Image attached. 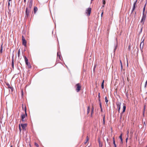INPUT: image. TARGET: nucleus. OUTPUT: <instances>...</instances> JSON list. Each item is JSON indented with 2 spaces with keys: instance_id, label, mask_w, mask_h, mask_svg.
Masks as SVG:
<instances>
[{
  "instance_id": "f257e3e1",
  "label": "nucleus",
  "mask_w": 147,
  "mask_h": 147,
  "mask_svg": "<svg viewBox=\"0 0 147 147\" xmlns=\"http://www.w3.org/2000/svg\"><path fill=\"white\" fill-rule=\"evenodd\" d=\"M91 8L90 7H89L86 9V13L87 14V15L88 16H89L90 15L91 12Z\"/></svg>"
},
{
  "instance_id": "f03ea898",
  "label": "nucleus",
  "mask_w": 147,
  "mask_h": 147,
  "mask_svg": "<svg viewBox=\"0 0 147 147\" xmlns=\"http://www.w3.org/2000/svg\"><path fill=\"white\" fill-rule=\"evenodd\" d=\"M24 59L26 64L28 66L29 68H31V66L29 63L28 62V59L26 56L24 57Z\"/></svg>"
},
{
  "instance_id": "7ed1b4c3",
  "label": "nucleus",
  "mask_w": 147,
  "mask_h": 147,
  "mask_svg": "<svg viewBox=\"0 0 147 147\" xmlns=\"http://www.w3.org/2000/svg\"><path fill=\"white\" fill-rule=\"evenodd\" d=\"M22 41L23 45H24L25 47H26L27 43L26 41L23 36H22Z\"/></svg>"
},
{
  "instance_id": "20e7f679",
  "label": "nucleus",
  "mask_w": 147,
  "mask_h": 147,
  "mask_svg": "<svg viewBox=\"0 0 147 147\" xmlns=\"http://www.w3.org/2000/svg\"><path fill=\"white\" fill-rule=\"evenodd\" d=\"M76 86L77 87L76 91L77 92H78L80 90L81 88V86L79 83H78L76 85Z\"/></svg>"
},
{
  "instance_id": "39448f33",
  "label": "nucleus",
  "mask_w": 147,
  "mask_h": 147,
  "mask_svg": "<svg viewBox=\"0 0 147 147\" xmlns=\"http://www.w3.org/2000/svg\"><path fill=\"white\" fill-rule=\"evenodd\" d=\"M121 105V102H116V105L117 106V110H120V106Z\"/></svg>"
},
{
  "instance_id": "423d86ee",
  "label": "nucleus",
  "mask_w": 147,
  "mask_h": 147,
  "mask_svg": "<svg viewBox=\"0 0 147 147\" xmlns=\"http://www.w3.org/2000/svg\"><path fill=\"white\" fill-rule=\"evenodd\" d=\"M144 40L141 42L140 45V49L142 52H143V49L144 45V42H143Z\"/></svg>"
},
{
  "instance_id": "0eeeda50",
  "label": "nucleus",
  "mask_w": 147,
  "mask_h": 147,
  "mask_svg": "<svg viewBox=\"0 0 147 147\" xmlns=\"http://www.w3.org/2000/svg\"><path fill=\"white\" fill-rule=\"evenodd\" d=\"M146 18V15H145L143 13L142 14V18L141 22H143V24L144 23V22Z\"/></svg>"
},
{
  "instance_id": "6e6552de",
  "label": "nucleus",
  "mask_w": 147,
  "mask_h": 147,
  "mask_svg": "<svg viewBox=\"0 0 147 147\" xmlns=\"http://www.w3.org/2000/svg\"><path fill=\"white\" fill-rule=\"evenodd\" d=\"M29 10H28L27 7L26 8L25 11V17H28L29 15Z\"/></svg>"
},
{
  "instance_id": "1a4fd4ad",
  "label": "nucleus",
  "mask_w": 147,
  "mask_h": 147,
  "mask_svg": "<svg viewBox=\"0 0 147 147\" xmlns=\"http://www.w3.org/2000/svg\"><path fill=\"white\" fill-rule=\"evenodd\" d=\"M14 55H13L12 56V59L11 60V66L13 68L14 67V60H13Z\"/></svg>"
},
{
  "instance_id": "9d476101",
  "label": "nucleus",
  "mask_w": 147,
  "mask_h": 147,
  "mask_svg": "<svg viewBox=\"0 0 147 147\" xmlns=\"http://www.w3.org/2000/svg\"><path fill=\"white\" fill-rule=\"evenodd\" d=\"M6 85L7 86L8 88L11 90V92H12L13 91V88L11 87L8 83L6 84Z\"/></svg>"
},
{
  "instance_id": "9b49d317",
  "label": "nucleus",
  "mask_w": 147,
  "mask_h": 147,
  "mask_svg": "<svg viewBox=\"0 0 147 147\" xmlns=\"http://www.w3.org/2000/svg\"><path fill=\"white\" fill-rule=\"evenodd\" d=\"M29 7L31 8L32 6L33 0H29Z\"/></svg>"
},
{
  "instance_id": "f8f14e48",
  "label": "nucleus",
  "mask_w": 147,
  "mask_h": 147,
  "mask_svg": "<svg viewBox=\"0 0 147 147\" xmlns=\"http://www.w3.org/2000/svg\"><path fill=\"white\" fill-rule=\"evenodd\" d=\"M25 111V114H22L21 115V118H23H23L25 119L26 117L27 116V115L26 113V111Z\"/></svg>"
},
{
  "instance_id": "ddd939ff",
  "label": "nucleus",
  "mask_w": 147,
  "mask_h": 147,
  "mask_svg": "<svg viewBox=\"0 0 147 147\" xmlns=\"http://www.w3.org/2000/svg\"><path fill=\"white\" fill-rule=\"evenodd\" d=\"M27 125L26 123L21 124V127L23 129H24L26 127Z\"/></svg>"
},
{
  "instance_id": "4468645a",
  "label": "nucleus",
  "mask_w": 147,
  "mask_h": 147,
  "mask_svg": "<svg viewBox=\"0 0 147 147\" xmlns=\"http://www.w3.org/2000/svg\"><path fill=\"white\" fill-rule=\"evenodd\" d=\"M22 107L23 110H26V106L25 105L22 104Z\"/></svg>"
},
{
  "instance_id": "2eb2a0df",
  "label": "nucleus",
  "mask_w": 147,
  "mask_h": 147,
  "mask_svg": "<svg viewBox=\"0 0 147 147\" xmlns=\"http://www.w3.org/2000/svg\"><path fill=\"white\" fill-rule=\"evenodd\" d=\"M34 14H35L36 13V12L38 10V8H37V7L35 6L34 7Z\"/></svg>"
},
{
  "instance_id": "dca6fc26",
  "label": "nucleus",
  "mask_w": 147,
  "mask_h": 147,
  "mask_svg": "<svg viewBox=\"0 0 147 147\" xmlns=\"http://www.w3.org/2000/svg\"><path fill=\"white\" fill-rule=\"evenodd\" d=\"M104 80H103L101 84V88L102 89H103L104 88Z\"/></svg>"
},
{
  "instance_id": "f3484780",
  "label": "nucleus",
  "mask_w": 147,
  "mask_h": 147,
  "mask_svg": "<svg viewBox=\"0 0 147 147\" xmlns=\"http://www.w3.org/2000/svg\"><path fill=\"white\" fill-rule=\"evenodd\" d=\"M99 105H100V108H101V110H102V105H101V102L100 101V99H99Z\"/></svg>"
},
{
  "instance_id": "a211bd4d",
  "label": "nucleus",
  "mask_w": 147,
  "mask_h": 147,
  "mask_svg": "<svg viewBox=\"0 0 147 147\" xmlns=\"http://www.w3.org/2000/svg\"><path fill=\"white\" fill-rule=\"evenodd\" d=\"M119 138L121 140V143H123V139H122V134H121V135H120V136L119 137Z\"/></svg>"
},
{
  "instance_id": "6ab92c4d",
  "label": "nucleus",
  "mask_w": 147,
  "mask_h": 147,
  "mask_svg": "<svg viewBox=\"0 0 147 147\" xmlns=\"http://www.w3.org/2000/svg\"><path fill=\"white\" fill-rule=\"evenodd\" d=\"M123 106L122 110H125L126 107V106L124 104H123Z\"/></svg>"
},
{
  "instance_id": "aec40b11",
  "label": "nucleus",
  "mask_w": 147,
  "mask_h": 147,
  "mask_svg": "<svg viewBox=\"0 0 147 147\" xmlns=\"http://www.w3.org/2000/svg\"><path fill=\"white\" fill-rule=\"evenodd\" d=\"M137 1H138V0H136L135 1V2H134V5H133V6H134V7H136L135 6H136V3H137Z\"/></svg>"
},
{
  "instance_id": "412c9836",
  "label": "nucleus",
  "mask_w": 147,
  "mask_h": 147,
  "mask_svg": "<svg viewBox=\"0 0 147 147\" xmlns=\"http://www.w3.org/2000/svg\"><path fill=\"white\" fill-rule=\"evenodd\" d=\"M89 140V138H88V136H87L86 137V139L85 142V144H86V143L88 142Z\"/></svg>"
},
{
  "instance_id": "4be33fe9",
  "label": "nucleus",
  "mask_w": 147,
  "mask_h": 147,
  "mask_svg": "<svg viewBox=\"0 0 147 147\" xmlns=\"http://www.w3.org/2000/svg\"><path fill=\"white\" fill-rule=\"evenodd\" d=\"M98 142L99 144V146L100 147H102V144H101L100 140L98 141Z\"/></svg>"
},
{
  "instance_id": "5701e85b",
  "label": "nucleus",
  "mask_w": 147,
  "mask_h": 147,
  "mask_svg": "<svg viewBox=\"0 0 147 147\" xmlns=\"http://www.w3.org/2000/svg\"><path fill=\"white\" fill-rule=\"evenodd\" d=\"M18 57H19L20 55V49H19L18 51Z\"/></svg>"
},
{
  "instance_id": "b1692460",
  "label": "nucleus",
  "mask_w": 147,
  "mask_h": 147,
  "mask_svg": "<svg viewBox=\"0 0 147 147\" xmlns=\"http://www.w3.org/2000/svg\"><path fill=\"white\" fill-rule=\"evenodd\" d=\"M105 102H106L107 103V102H108V100L107 99V97H105Z\"/></svg>"
},
{
  "instance_id": "393cba45",
  "label": "nucleus",
  "mask_w": 147,
  "mask_h": 147,
  "mask_svg": "<svg viewBox=\"0 0 147 147\" xmlns=\"http://www.w3.org/2000/svg\"><path fill=\"white\" fill-rule=\"evenodd\" d=\"M135 7H134V6H133V8H132V10L131 12V13H133V12L134 11V9L135 8Z\"/></svg>"
},
{
  "instance_id": "a878e982",
  "label": "nucleus",
  "mask_w": 147,
  "mask_h": 147,
  "mask_svg": "<svg viewBox=\"0 0 147 147\" xmlns=\"http://www.w3.org/2000/svg\"><path fill=\"white\" fill-rule=\"evenodd\" d=\"M90 111H87V114H88V113H89ZM91 111V114L92 115V113H93V111Z\"/></svg>"
},
{
  "instance_id": "bb28decb",
  "label": "nucleus",
  "mask_w": 147,
  "mask_h": 147,
  "mask_svg": "<svg viewBox=\"0 0 147 147\" xmlns=\"http://www.w3.org/2000/svg\"><path fill=\"white\" fill-rule=\"evenodd\" d=\"M106 3V2H105V1H102V3L104 5L103 6H102V7H104V5H105V4Z\"/></svg>"
},
{
  "instance_id": "cd10ccee",
  "label": "nucleus",
  "mask_w": 147,
  "mask_h": 147,
  "mask_svg": "<svg viewBox=\"0 0 147 147\" xmlns=\"http://www.w3.org/2000/svg\"><path fill=\"white\" fill-rule=\"evenodd\" d=\"M147 84V80L146 81V82L145 83V85H144V87H145V88H146V86Z\"/></svg>"
},
{
  "instance_id": "c85d7f7f",
  "label": "nucleus",
  "mask_w": 147,
  "mask_h": 147,
  "mask_svg": "<svg viewBox=\"0 0 147 147\" xmlns=\"http://www.w3.org/2000/svg\"><path fill=\"white\" fill-rule=\"evenodd\" d=\"M113 144L114 145L115 147H117L116 145L115 144V142H113Z\"/></svg>"
},
{
  "instance_id": "c756f323",
  "label": "nucleus",
  "mask_w": 147,
  "mask_h": 147,
  "mask_svg": "<svg viewBox=\"0 0 147 147\" xmlns=\"http://www.w3.org/2000/svg\"><path fill=\"white\" fill-rule=\"evenodd\" d=\"M145 10V8L144 7L143 9V13L144 14V12Z\"/></svg>"
},
{
  "instance_id": "7c9ffc66",
  "label": "nucleus",
  "mask_w": 147,
  "mask_h": 147,
  "mask_svg": "<svg viewBox=\"0 0 147 147\" xmlns=\"http://www.w3.org/2000/svg\"><path fill=\"white\" fill-rule=\"evenodd\" d=\"M26 120V119H24V118H23H23H22V121L24 122V121H25Z\"/></svg>"
},
{
  "instance_id": "2f4dec72",
  "label": "nucleus",
  "mask_w": 147,
  "mask_h": 147,
  "mask_svg": "<svg viewBox=\"0 0 147 147\" xmlns=\"http://www.w3.org/2000/svg\"><path fill=\"white\" fill-rule=\"evenodd\" d=\"M35 145L37 147H38V145L37 144L35 143Z\"/></svg>"
},
{
  "instance_id": "473e14b6",
  "label": "nucleus",
  "mask_w": 147,
  "mask_h": 147,
  "mask_svg": "<svg viewBox=\"0 0 147 147\" xmlns=\"http://www.w3.org/2000/svg\"><path fill=\"white\" fill-rule=\"evenodd\" d=\"M19 129H20V131H21V127H20V125H19Z\"/></svg>"
},
{
  "instance_id": "72a5a7b5",
  "label": "nucleus",
  "mask_w": 147,
  "mask_h": 147,
  "mask_svg": "<svg viewBox=\"0 0 147 147\" xmlns=\"http://www.w3.org/2000/svg\"><path fill=\"white\" fill-rule=\"evenodd\" d=\"M0 52L1 53H2V48H1V49L0 50Z\"/></svg>"
},
{
  "instance_id": "f704fd0d",
  "label": "nucleus",
  "mask_w": 147,
  "mask_h": 147,
  "mask_svg": "<svg viewBox=\"0 0 147 147\" xmlns=\"http://www.w3.org/2000/svg\"><path fill=\"white\" fill-rule=\"evenodd\" d=\"M113 142H115V138H114V137H113Z\"/></svg>"
},
{
  "instance_id": "c9c22d12",
  "label": "nucleus",
  "mask_w": 147,
  "mask_h": 147,
  "mask_svg": "<svg viewBox=\"0 0 147 147\" xmlns=\"http://www.w3.org/2000/svg\"><path fill=\"white\" fill-rule=\"evenodd\" d=\"M9 5H10V2H9H9H8V6H9Z\"/></svg>"
},
{
  "instance_id": "e433bc0d",
  "label": "nucleus",
  "mask_w": 147,
  "mask_h": 147,
  "mask_svg": "<svg viewBox=\"0 0 147 147\" xmlns=\"http://www.w3.org/2000/svg\"><path fill=\"white\" fill-rule=\"evenodd\" d=\"M95 67H96L95 66V65H94V69H93L94 70L95 69Z\"/></svg>"
},
{
  "instance_id": "4c0bfd02",
  "label": "nucleus",
  "mask_w": 147,
  "mask_h": 147,
  "mask_svg": "<svg viewBox=\"0 0 147 147\" xmlns=\"http://www.w3.org/2000/svg\"><path fill=\"white\" fill-rule=\"evenodd\" d=\"M117 46H116L115 47V49H114V51L115 50H116V49Z\"/></svg>"
},
{
  "instance_id": "58836bf2",
  "label": "nucleus",
  "mask_w": 147,
  "mask_h": 147,
  "mask_svg": "<svg viewBox=\"0 0 147 147\" xmlns=\"http://www.w3.org/2000/svg\"><path fill=\"white\" fill-rule=\"evenodd\" d=\"M121 70H122V68H123V67H122V65H121Z\"/></svg>"
},
{
  "instance_id": "ea45409f",
  "label": "nucleus",
  "mask_w": 147,
  "mask_h": 147,
  "mask_svg": "<svg viewBox=\"0 0 147 147\" xmlns=\"http://www.w3.org/2000/svg\"><path fill=\"white\" fill-rule=\"evenodd\" d=\"M127 139H128V138H127L126 139V142H127Z\"/></svg>"
},
{
  "instance_id": "a19ab883",
  "label": "nucleus",
  "mask_w": 147,
  "mask_h": 147,
  "mask_svg": "<svg viewBox=\"0 0 147 147\" xmlns=\"http://www.w3.org/2000/svg\"><path fill=\"white\" fill-rule=\"evenodd\" d=\"M120 62L121 63V65H122V63H121V60H120Z\"/></svg>"
},
{
  "instance_id": "79ce46f5",
  "label": "nucleus",
  "mask_w": 147,
  "mask_h": 147,
  "mask_svg": "<svg viewBox=\"0 0 147 147\" xmlns=\"http://www.w3.org/2000/svg\"><path fill=\"white\" fill-rule=\"evenodd\" d=\"M103 14V12H102V13L101 14V17H102V16Z\"/></svg>"
},
{
  "instance_id": "37998d69",
  "label": "nucleus",
  "mask_w": 147,
  "mask_h": 147,
  "mask_svg": "<svg viewBox=\"0 0 147 147\" xmlns=\"http://www.w3.org/2000/svg\"><path fill=\"white\" fill-rule=\"evenodd\" d=\"M22 95H23V91H22Z\"/></svg>"
},
{
  "instance_id": "c03bdc74",
  "label": "nucleus",
  "mask_w": 147,
  "mask_h": 147,
  "mask_svg": "<svg viewBox=\"0 0 147 147\" xmlns=\"http://www.w3.org/2000/svg\"><path fill=\"white\" fill-rule=\"evenodd\" d=\"M100 93H99V94H98V97H99V98H100Z\"/></svg>"
},
{
  "instance_id": "a18cd8bd",
  "label": "nucleus",
  "mask_w": 147,
  "mask_h": 147,
  "mask_svg": "<svg viewBox=\"0 0 147 147\" xmlns=\"http://www.w3.org/2000/svg\"><path fill=\"white\" fill-rule=\"evenodd\" d=\"M146 4H145V5H144V7H145H145H146Z\"/></svg>"
},
{
  "instance_id": "49530a36",
  "label": "nucleus",
  "mask_w": 147,
  "mask_h": 147,
  "mask_svg": "<svg viewBox=\"0 0 147 147\" xmlns=\"http://www.w3.org/2000/svg\"><path fill=\"white\" fill-rule=\"evenodd\" d=\"M125 111H122V113H124L125 112Z\"/></svg>"
},
{
  "instance_id": "de8ad7c7",
  "label": "nucleus",
  "mask_w": 147,
  "mask_h": 147,
  "mask_svg": "<svg viewBox=\"0 0 147 147\" xmlns=\"http://www.w3.org/2000/svg\"><path fill=\"white\" fill-rule=\"evenodd\" d=\"M57 56H59V53H58V52L57 53Z\"/></svg>"
},
{
  "instance_id": "09e8293b",
  "label": "nucleus",
  "mask_w": 147,
  "mask_h": 147,
  "mask_svg": "<svg viewBox=\"0 0 147 147\" xmlns=\"http://www.w3.org/2000/svg\"><path fill=\"white\" fill-rule=\"evenodd\" d=\"M126 95L127 97V98L128 97V96H127V93L126 94Z\"/></svg>"
},
{
  "instance_id": "8fccbe9b",
  "label": "nucleus",
  "mask_w": 147,
  "mask_h": 147,
  "mask_svg": "<svg viewBox=\"0 0 147 147\" xmlns=\"http://www.w3.org/2000/svg\"><path fill=\"white\" fill-rule=\"evenodd\" d=\"M26 0H24V2H26Z\"/></svg>"
},
{
  "instance_id": "3c124183",
  "label": "nucleus",
  "mask_w": 147,
  "mask_h": 147,
  "mask_svg": "<svg viewBox=\"0 0 147 147\" xmlns=\"http://www.w3.org/2000/svg\"><path fill=\"white\" fill-rule=\"evenodd\" d=\"M144 111H143V114H144Z\"/></svg>"
},
{
  "instance_id": "603ef678",
  "label": "nucleus",
  "mask_w": 147,
  "mask_h": 147,
  "mask_svg": "<svg viewBox=\"0 0 147 147\" xmlns=\"http://www.w3.org/2000/svg\"><path fill=\"white\" fill-rule=\"evenodd\" d=\"M142 28H141V30H140V32H142Z\"/></svg>"
},
{
  "instance_id": "864d4df0",
  "label": "nucleus",
  "mask_w": 147,
  "mask_h": 147,
  "mask_svg": "<svg viewBox=\"0 0 147 147\" xmlns=\"http://www.w3.org/2000/svg\"><path fill=\"white\" fill-rule=\"evenodd\" d=\"M59 59H61V58H60V55H59Z\"/></svg>"
},
{
  "instance_id": "5fc2aeb1",
  "label": "nucleus",
  "mask_w": 147,
  "mask_h": 147,
  "mask_svg": "<svg viewBox=\"0 0 147 147\" xmlns=\"http://www.w3.org/2000/svg\"><path fill=\"white\" fill-rule=\"evenodd\" d=\"M104 118L105 117H104Z\"/></svg>"
},
{
  "instance_id": "6e6d98bb",
  "label": "nucleus",
  "mask_w": 147,
  "mask_h": 147,
  "mask_svg": "<svg viewBox=\"0 0 147 147\" xmlns=\"http://www.w3.org/2000/svg\"><path fill=\"white\" fill-rule=\"evenodd\" d=\"M10 147H13V146H12V145H11V146H10Z\"/></svg>"
},
{
  "instance_id": "4d7b16f0",
  "label": "nucleus",
  "mask_w": 147,
  "mask_h": 147,
  "mask_svg": "<svg viewBox=\"0 0 147 147\" xmlns=\"http://www.w3.org/2000/svg\"><path fill=\"white\" fill-rule=\"evenodd\" d=\"M11 0H9V1L10 2V1H11Z\"/></svg>"
},
{
  "instance_id": "13d9d810",
  "label": "nucleus",
  "mask_w": 147,
  "mask_h": 147,
  "mask_svg": "<svg viewBox=\"0 0 147 147\" xmlns=\"http://www.w3.org/2000/svg\"><path fill=\"white\" fill-rule=\"evenodd\" d=\"M137 52H138V49H137Z\"/></svg>"
},
{
  "instance_id": "bf43d9fd",
  "label": "nucleus",
  "mask_w": 147,
  "mask_h": 147,
  "mask_svg": "<svg viewBox=\"0 0 147 147\" xmlns=\"http://www.w3.org/2000/svg\"><path fill=\"white\" fill-rule=\"evenodd\" d=\"M87 110H88H88H89V108H88Z\"/></svg>"
},
{
  "instance_id": "052dcab7",
  "label": "nucleus",
  "mask_w": 147,
  "mask_h": 147,
  "mask_svg": "<svg viewBox=\"0 0 147 147\" xmlns=\"http://www.w3.org/2000/svg\"><path fill=\"white\" fill-rule=\"evenodd\" d=\"M107 141H108V139H107Z\"/></svg>"
},
{
  "instance_id": "680f3d73",
  "label": "nucleus",
  "mask_w": 147,
  "mask_h": 147,
  "mask_svg": "<svg viewBox=\"0 0 147 147\" xmlns=\"http://www.w3.org/2000/svg\"><path fill=\"white\" fill-rule=\"evenodd\" d=\"M145 110V109L144 108V110Z\"/></svg>"
},
{
  "instance_id": "e2e57ef3",
  "label": "nucleus",
  "mask_w": 147,
  "mask_h": 147,
  "mask_svg": "<svg viewBox=\"0 0 147 147\" xmlns=\"http://www.w3.org/2000/svg\"><path fill=\"white\" fill-rule=\"evenodd\" d=\"M92 110H93V109H92L91 110V111H92Z\"/></svg>"
},
{
  "instance_id": "0e129e2a",
  "label": "nucleus",
  "mask_w": 147,
  "mask_h": 147,
  "mask_svg": "<svg viewBox=\"0 0 147 147\" xmlns=\"http://www.w3.org/2000/svg\"><path fill=\"white\" fill-rule=\"evenodd\" d=\"M93 0H91V1H92Z\"/></svg>"
},
{
  "instance_id": "69168bd1",
  "label": "nucleus",
  "mask_w": 147,
  "mask_h": 147,
  "mask_svg": "<svg viewBox=\"0 0 147 147\" xmlns=\"http://www.w3.org/2000/svg\"><path fill=\"white\" fill-rule=\"evenodd\" d=\"M105 0H102V1H105Z\"/></svg>"
},
{
  "instance_id": "338daca9",
  "label": "nucleus",
  "mask_w": 147,
  "mask_h": 147,
  "mask_svg": "<svg viewBox=\"0 0 147 147\" xmlns=\"http://www.w3.org/2000/svg\"><path fill=\"white\" fill-rule=\"evenodd\" d=\"M128 64H127V66H128Z\"/></svg>"
},
{
  "instance_id": "774afa93",
  "label": "nucleus",
  "mask_w": 147,
  "mask_h": 147,
  "mask_svg": "<svg viewBox=\"0 0 147 147\" xmlns=\"http://www.w3.org/2000/svg\"><path fill=\"white\" fill-rule=\"evenodd\" d=\"M136 12L135 13V14H136Z\"/></svg>"
}]
</instances>
